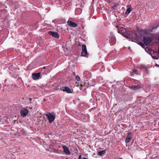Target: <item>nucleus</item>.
Segmentation results:
<instances>
[{
  "instance_id": "obj_32",
  "label": "nucleus",
  "mask_w": 159,
  "mask_h": 159,
  "mask_svg": "<svg viewBox=\"0 0 159 159\" xmlns=\"http://www.w3.org/2000/svg\"><path fill=\"white\" fill-rule=\"evenodd\" d=\"M130 48V47H129V49Z\"/></svg>"
},
{
  "instance_id": "obj_28",
  "label": "nucleus",
  "mask_w": 159,
  "mask_h": 159,
  "mask_svg": "<svg viewBox=\"0 0 159 159\" xmlns=\"http://www.w3.org/2000/svg\"><path fill=\"white\" fill-rule=\"evenodd\" d=\"M157 39L159 41V36L158 37Z\"/></svg>"
},
{
  "instance_id": "obj_25",
  "label": "nucleus",
  "mask_w": 159,
  "mask_h": 159,
  "mask_svg": "<svg viewBox=\"0 0 159 159\" xmlns=\"http://www.w3.org/2000/svg\"><path fill=\"white\" fill-rule=\"evenodd\" d=\"M136 37L137 38H138L139 37V36L138 34H136Z\"/></svg>"
},
{
  "instance_id": "obj_30",
  "label": "nucleus",
  "mask_w": 159,
  "mask_h": 159,
  "mask_svg": "<svg viewBox=\"0 0 159 159\" xmlns=\"http://www.w3.org/2000/svg\"><path fill=\"white\" fill-rule=\"evenodd\" d=\"M122 159V158H119V159Z\"/></svg>"
},
{
  "instance_id": "obj_17",
  "label": "nucleus",
  "mask_w": 159,
  "mask_h": 159,
  "mask_svg": "<svg viewBox=\"0 0 159 159\" xmlns=\"http://www.w3.org/2000/svg\"><path fill=\"white\" fill-rule=\"evenodd\" d=\"M115 38V37L112 34V33H111L110 34V35L109 36V39H113V38Z\"/></svg>"
},
{
  "instance_id": "obj_27",
  "label": "nucleus",
  "mask_w": 159,
  "mask_h": 159,
  "mask_svg": "<svg viewBox=\"0 0 159 159\" xmlns=\"http://www.w3.org/2000/svg\"><path fill=\"white\" fill-rule=\"evenodd\" d=\"M118 32L119 33L121 34V32H120V30H119V29H118Z\"/></svg>"
},
{
  "instance_id": "obj_13",
  "label": "nucleus",
  "mask_w": 159,
  "mask_h": 159,
  "mask_svg": "<svg viewBox=\"0 0 159 159\" xmlns=\"http://www.w3.org/2000/svg\"><path fill=\"white\" fill-rule=\"evenodd\" d=\"M106 150L105 149L103 150L100 151L98 152V154L100 156H102L106 153Z\"/></svg>"
},
{
  "instance_id": "obj_21",
  "label": "nucleus",
  "mask_w": 159,
  "mask_h": 159,
  "mask_svg": "<svg viewBox=\"0 0 159 159\" xmlns=\"http://www.w3.org/2000/svg\"><path fill=\"white\" fill-rule=\"evenodd\" d=\"M78 159H88V158H82V157H81V155H80V156H79V158Z\"/></svg>"
},
{
  "instance_id": "obj_5",
  "label": "nucleus",
  "mask_w": 159,
  "mask_h": 159,
  "mask_svg": "<svg viewBox=\"0 0 159 159\" xmlns=\"http://www.w3.org/2000/svg\"><path fill=\"white\" fill-rule=\"evenodd\" d=\"M29 113V110L26 108L22 109L20 111V115L22 117L26 116Z\"/></svg>"
},
{
  "instance_id": "obj_16",
  "label": "nucleus",
  "mask_w": 159,
  "mask_h": 159,
  "mask_svg": "<svg viewBox=\"0 0 159 159\" xmlns=\"http://www.w3.org/2000/svg\"><path fill=\"white\" fill-rule=\"evenodd\" d=\"M131 137H127L125 140L126 143H128L130 142V140L131 139Z\"/></svg>"
},
{
  "instance_id": "obj_24",
  "label": "nucleus",
  "mask_w": 159,
  "mask_h": 159,
  "mask_svg": "<svg viewBox=\"0 0 159 159\" xmlns=\"http://www.w3.org/2000/svg\"><path fill=\"white\" fill-rule=\"evenodd\" d=\"M75 153H78V150H77V149H76L75 150Z\"/></svg>"
},
{
  "instance_id": "obj_26",
  "label": "nucleus",
  "mask_w": 159,
  "mask_h": 159,
  "mask_svg": "<svg viewBox=\"0 0 159 159\" xmlns=\"http://www.w3.org/2000/svg\"><path fill=\"white\" fill-rule=\"evenodd\" d=\"M154 29V28L153 27H152V29L151 30H150L149 31V32H150L152 31V30H153Z\"/></svg>"
},
{
  "instance_id": "obj_6",
  "label": "nucleus",
  "mask_w": 159,
  "mask_h": 159,
  "mask_svg": "<svg viewBox=\"0 0 159 159\" xmlns=\"http://www.w3.org/2000/svg\"><path fill=\"white\" fill-rule=\"evenodd\" d=\"M130 99V96L128 94H125L122 97L121 101L124 102H126Z\"/></svg>"
},
{
  "instance_id": "obj_15",
  "label": "nucleus",
  "mask_w": 159,
  "mask_h": 159,
  "mask_svg": "<svg viewBox=\"0 0 159 159\" xmlns=\"http://www.w3.org/2000/svg\"><path fill=\"white\" fill-rule=\"evenodd\" d=\"M131 10L130 7H129L127 9L126 12H125V15H127L129 14L131 11Z\"/></svg>"
},
{
  "instance_id": "obj_1",
  "label": "nucleus",
  "mask_w": 159,
  "mask_h": 159,
  "mask_svg": "<svg viewBox=\"0 0 159 159\" xmlns=\"http://www.w3.org/2000/svg\"><path fill=\"white\" fill-rule=\"evenodd\" d=\"M46 116L49 121V123L53 122L55 118V114L53 113H48L46 115Z\"/></svg>"
},
{
  "instance_id": "obj_20",
  "label": "nucleus",
  "mask_w": 159,
  "mask_h": 159,
  "mask_svg": "<svg viewBox=\"0 0 159 159\" xmlns=\"http://www.w3.org/2000/svg\"><path fill=\"white\" fill-rule=\"evenodd\" d=\"M75 79L78 81H80V78L78 75H76V76Z\"/></svg>"
},
{
  "instance_id": "obj_4",
  "label": "nucleus",
  "mask_w": 159,
  "mask_h": 159,
  "mask_svg": "<svg viewBox=\"0 0 159 159\" xmlns=\"http://www.w3.org/2000/svg\"><path fill=\"white\" fill-rule=\"evenodd\" d=\"M151 56L154 59H158L159 58L157 57L158 56V53L157 52H154L153 51H149Z\"/></svg>"
},
{
  "instance_id": "obj_12",
  "label": "nucleus",
  "mask_w": 159,
  "mask_h": 159,
  "mask_svg": "<svg viewBox=\"0 0 159 159\" xmlns=\"http://www.w3.org/2000/svg\"><path fill=\"white\" fill-rule=\"evenodd\" d=\"M130 88L132 90H139L141 88V87L139 85H134V86H131L130 87Z\"/></svg>"
},
{
  "instance_id": "obj_2",
  "label": "nucleus",
  "mask_w": 159,
  "mask_h": 159,
  "mask_svg": "<svg viewBox=\"0 0 159 159\" xmlns=\"http://www.w3.org/2000/svg\"><path fill=\"white\" fill-rule=\"evenodd\" d=\"M152 41V38L151 37H143V41L144 44L146 46L149 45Z\"/></svg>"
},
{
  "instance_id": "obj_8",
  "label": "nucleus",
  "mask_w": 159,
  "mask_h": 159,
  "mask_svg": "<svg viewBox=\"0 0 159 159\" xmlns=\"http://www.w3.org/2000/svg\"><path fill=\"white\" fill-rule=\"evenodd\" d=\"M62 148L64 149V152H65V154L67 155H69L70 153L69 151V148L65 145L63 146Z\"/></svg>"
},
{
  "instance_id": "obj_33",
  "label": "nucleus",
  "mask_w": 159,
  "mask_h": 159,
  "mask_svg": "<svg viewBox=\"0 0 159 159\" xmlns=\"http://www.w3.org/2000/svg\"><path fill=\"white\" fill-rule=\"evenodd\" d=\"M30 100H31V99L30 98Z\"/></svg>"
},
{
  "instance_id": "obj_14",
  "label": "nucleus",
  "mask_w": 159,
  "mask_h": 159,
  "mask_svg": "<svg viewBox=\"0 0 159 159\" xmlns=\"http://www.w3.org/2000/svg\"><path fill=\"white\" fill-rule=\"evenodd\" d=\"M116 38H114L113 39H109V41L110 43H111L112 44L114 45L115 44L116 42Z\"/></svg>"
},
{
  "instance_id": "obj_19",
  "label": "nucleus",
  "mask_w": 159,
  "mask_h": 159,
  "mask_svg": "<svg viewBox=\"0 0 159 159\" xmlns=\"http://www.w3.org/2000/svg\"><path fill=\"white\" fill-rule=\"evenodd\" d=\"M88 82L87 80H86L85 81L84 84V86L85 87H88Z\"/></svg>"
},
{
  "instance_id": "obj_9",
  "label": "nucleus",
  "mask_w": 159,
  "mask_h": 159,
  "mask_svg": "<svg viewBox=\"0 0 159 159\" xmlns=\"http://www.w3.org/2000/svg\"><path fill=\"white\" fill-rule=\"evenodd\" d=\"M68 25L71 27H76L77 26V24L70 21H68L67 22Z\"/></svg>"
},
{
  "instance_id": "obj_3",
  "label": "nucleus",
  "mask_w": 159,
  "mask_h": 159,
  "mask_svg": "<svg viewBox=\"0 0 159 159\" xmlns=\"http://www.w3.org/2000/svg\"><path fill=\"white\" fill-rule=\"evenodd\" d=\"M82 51L81 55L82 56L85 57L87 55V51L86 49V47L85 45L83 44L82 46Z\"/></svg>"
},
{
  "instance_id": "obj_31",
  "label": "nucleus",
  "mask_w": 159,
  "mask_h": 159,
  "mask_svg": "<svg viewBox=\"0 0 159 159\" xmlns=\"http://www.w3.org/2000/svg\"><path fill=\"white\" fill-rule=\"evenodd\" d=\"M158 67H159V65H157Z\"/></svg>"
},
{
  "instance_id": "obj_11",
  "label": "nucleus",
  "mask_w": 159,
  "mask_h": 159,
  "mask_svg": "<svg viewBox=\"0 0 159 159\" xmlns=\"http://www.w3.org/2000/svg\"><path fill=\"white\" fill-rule=\"evenodd\" d=\"M61 90L64 91H66L67 93H71V91L70 88L67 87H63L61 88Z\"/></svg>"
},
{
  "instance_id": "obj_7",
  "label": "nucleus",
  "mask_w": 159,
  "mask_h": 159,
  "mask_svg": "<svg viewBox=\"0 0 159 159\" xmlns=\"http://www.w3.org/2000/svg\"><path fill=\"white\" fill-rule=\"evenodd\" d=\"M48 34L51 35L53 37H54L57 38H59L60 35L58 34V33L56 32H52V31H49L48 32Z\"/></svg>"
},
{
  "instance_id": "obj_18",
  "label": "nucleus",
  "mask_w": 159,
  "mask_h": 159,
  "mask_svg": "<svg viewBox=\"0 0 159 159\" xmlns=\"http://www.w3.org/2000/svg\"><path fill=\"white\" fill-rule=\"evenodd\" d=\"M133 72L137 74L139 73L138 70L137 69H134L133 70Z\"/></svg>"
},
{
  "instance_id": "obj_10",
  "label": "nucleus",
  "mask_w": 159,
  "mask_h": 159,
  "mask_svg": "<svg viewBox=\"0 0 159 159\" xmlns=\"http://www.w3.org/2000/svg\"><path fill=\"white\" fill-rule=\"evenodd\" d=\"M40 72H39L37 73H33L32 74V77L34 80H37L40 77Z\"/></svg>"
},
{
  "instance_id": "obj_23",
  "label": "nucleus",
  "mask_w": 159,
  "mask_h": 159,
  "mask_svg": "<svg viewBox=\"0 0 159 159\" xmlns=\"http://www.w3.org/2000/svg\"><path fill=\"white\" fill-rule=\"evenodd\" d=\"M123 36L124 37H125V38H128V36L127 35H126L125 33H123L122 34Z\"/></svg>"
},
{
  "instance_id": "obj_22",
  "label": "nucleus",
  "mask_w": 159,
  "mask_h": 159,
  "mask_svg": "<svg viewBox=\"0 0 159 159\" xmlns=\"http://www.w3.org/2000/svg\"><path fill=\"white\" fill-rule=\"evenodd\" d=\"M131 133L130 132H128V135H127V137H131Z\"/></svg>"
},
{
  "instance_id": "obj_29",
  "label": "nucleus",
  "mask_w": 159,
  "mask_h": 159,
  "mask_svg": "<svg viewBox=\"0 0 159 159\" xmlns=\"http://www.w3.org/2000/svg\"><path fill=\"white\" fill-rule=\"evenodd\" d=\"M158 54H159V48H158Z\"/></svg>"
}]
</instances>
